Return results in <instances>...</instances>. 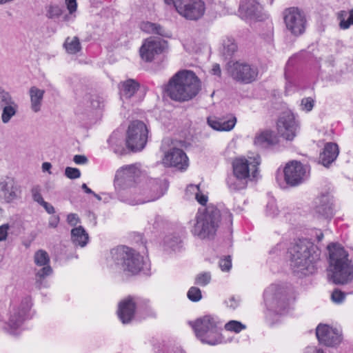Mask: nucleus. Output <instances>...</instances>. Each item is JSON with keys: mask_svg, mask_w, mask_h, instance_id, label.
Returning <instances> with one entry per match:
<instances>
[{"mask_svg": "<svg viewBox=\"0 0 353 353\" xmlns=\"http://www.w3.org/2000/svg\"><path fill=\"white\" fill-rule=\"evenodd\" d=\"M316 335L319 341L327 346L336 345L341 341L339 332L327 325H319L316 329Z\"/></svg>", "mask_w": 353, "mask_h": 353, "instance_id": "obj_19", "label": "nucleus"}, {"mask_svg": "<svg viewBox=\"0 0 353 353\" xmlns=\"http://www.w3.org/2000/svg\"><path fill=\"white\" fill-rule=\"evenodd\" d=\"M260 157L238 158L232 163L233 173L248 180L254 179L258 175V166L260 164Z\"/></svg>", "mask_w": 353, "mask_h": 353, "instance_id": "obj_11", "label": "nucleus"}, {"mask_svg": "<svg viewBox=\"0 0 353 353\" xmlns=\"http://www.w3.org/2000/svg\"><path fill=\"white\" fill-rule=\"evenodd\" d=\"M211 74L215 76H217L218 77H221V70L219 64L214 63L212 65V70H211Z\"/></svg>", "mask_w": 353, "mask_h": 353, "instance_id": "obj_57", "label": "nucleus"}, {"mask_svg": "<svg viewBox=\"0 0 353 353\" xmlns=\"http://www.w3.org/2000/svg\"><path fill=\"white\" fill-rule=\"evenodd\" d=\"M13 99L9 92L0 86V109L9 103L13 104Z\"/></svg>", "mask_w": 353, "mask_h": 353, "instance_id": "obj_40", "label": "nucleus"}, {"mask_svg": "<svg viewBox=\"0 0 353 353\" xmlns=\"http://www.w3.org/2000/svg\"><path fill=\"white\" fill-rule=\"evenodd\" d=\"M91 106L94 109H100L104 106L105 99L103 97L98 94L91 95L90 99Z\"/></svg>", "mask_w": 353, "mask_h": 353, "instance_id": "obj_42", "label": "nucleus"}, {"mask_svg": "<svg viewBox=\"0 0 353 353\" xmlns=\"http://www.w3.org/2000/svg\"><path fill=\"white\" fill-rule=\"evenodd\" d=\"M345 294L338 289L334 290L332 292L331 299L335 303H341L345 300Z\"/></svg>", "mask_w": 353, "mask_h": 353, "instance_id": "obj_47", "label": "nucleus"}, {"mask_svg": "<svg viewBox=\"0 0 353 353\" xmlns=\"http://www.w3.org/2000/svg\"><path fill=\"white\" fill-rule=\"evenodd\" d=\"M136 309L134 299L129 296L122 300L119 304L118 316L123 324L128 323L133 319Z\"/></svg>", "mask_w": 353, "mask_h": 353, "instance_id": "obj_21", "label": "nucleus"}, {"mask_svg": "<svg viewBox=\"0 0 353 353\" xmlns=\"http://www.w3.org/2000/svg\"><path fill=\"white\" fill-rule=\"evenodd\" d=\"M64 46L66 51L70 54H76L81 50V44L79 39L77 37L73 38L68 37L64 43Z\"/></svg>", "mask_w": 353, "mask_h": 353, "instance_id": "obj_34", "label": "nucleus"}, {"mask_svg": "<svg viewBox=\"0 0 353 353\" xmlns=\"http://www.w3.org/2000/svg\"><path fill=\"white\" fill-rule=\"evenodd\" d=\"M187 296L190 301L194 302L199 301L202 298L201 292L196 287H191L188 292Z\"/></svg>", "mask_w": 353, "mask_h": 353, "instance_id": "obj_43", "label": "nucleus"}, {"mask_svg": "<svg viewBox=\"0 0 353 353\" xmlns=\"http://www.w3.org/2000/svg\"><path fill=\"white\" fill-rule=\"evenodd\" d=\"M239 12L245 17L259 20L262 16V6L255 0H241Z\"/></svg>", "mask_w": 353, "mask_h": 353, "instance_id": "obj_22", "label": "nucleus"}, {"mask_svg": "<svg viewBox=\"0 0 353 353\" xmlns=\"http://www.w3.org/2000/svg\"><path fill=\"white\" fill-rule=\"evenodd\" d=\"M148 132V130L143 122L132 121L127 132V147L133 152L142 150L147 143Z\"/></svg>", "mask_w": 353, "mask_h": 353, "instance_id": "obj_9", "label": "nucleus"}, {"mask_svg": "<svg viewBox=\"0 0 353 353\" xmlns=\"http://www.w3.org/2000/svg\"><path fill=\"white\" fill-rule=\"evenodd\" d=\"M140 174L139 170L134 165H125L121 168L116 172L115 184L121 185L135 181V178Z\"/></svg>", "mask_w": 353, "mask_h": 353, "instance_id": "obj_20", "label": "nucleus"}, {"mask_svg": "<svg viewBox=\"0 0 353 353\" xmlns=\"http://www.w3.org/2000/svg\"><path fill=\"white\" fill-rule=\"evenodd\" d=\"M79 221L78 215L75 213H70L67 216V221L72 226L76 225Z\"/></svg>", "mask_w": 353, "mask_h": 353, "instance_id": "obj_51", "label": "nucleus"}, {"mask_svg": "<svg viewBox=\"0 0 353 353\" xmlns=\"http://www.w3.org/2000/svg\"><path fill=\"white\" fill-rule=\"evenodd\" d=\"M141 29L148 34H159L165 37H169V32L157 23L149 21L143 22L141 24Z\"/></svg>", "mask_w": 353, "mask_h": 353, "instance_id": "obj_29", "label": "nucleus"}, {"mask_svg": "<svg viewBox=\"0 0 353 353\" xmlns=\"http://www.w3.org/2000/svg\"><path fill=\"white\" fill-rule=\"evenodd\" d=\"M316 239L319 242L323 239V234L321 231H318L316 234Z\"/></svg>", "mask_w": 353, "mask_h": 353, "instance_id": "obj_63", "label": "nucleus"}, {"mask_svg": "<svg viewBox=\"0 0 353 353\" xmlns=\"http://www.w3.org/2000/svg\"><path fill=\"white\" fill-rule=\"evenodd\" d=\"M299 125L291 112H283L277 122L278 133L286 140L291 141L296 135Z\"/></svg>", "mask_w": 353, "mask_h": 353, "instance_id": "obj_17", "label": "nucleus"}, {"mask_svg": "<svg viewBox=\"0 0 353 353\" xmlns=\"http://www.w3.org/2000/svg\"><path fill=\"white\" fill-rule=\"evenodd\" d=\"M43 267L36 273V277L40 281L50 276L52 273V269L49 264L43 265Z\"/></svg>", "mask_w": 353, "mask_h": 353, "instance_id": "obj_45", "label": "nucleus"}, {"mask_svg": "<svg viewBox=\"0 0 353 353\" xmlns=\"http://www.w3.org/2000/svg\"><path fill=\"white\" fill-rule=\"evenodd\" d=\"M228 72L234 80L243 83L255 81L259 73L256 66L239 61L228 63Z\"/></svg>", "mask_w": 353, "mask_h": 353, "instance_id": "obj_10", "label": "nucleus"}, {"mask_svg": "<svg viewBox=\"0 0 353 353\" xmlns=\"http://www.w3.org/2000/svg\"><path fill=\"white\" fill-rule=\"evenodd\" d=\"M88 239V234L82 226L74 228L71 230V239L75 245L85 246Z\"/></svg>", "mask_w": 353, "mask_h": 353, "instance_id": "obj_28", "label": "nucleus"}, {"mask_svg": "<svg viewBox=\"0 0 353 353\" xmlns=\"http://www.w3.org/2000/svg\"><path fill=\"white\" fill-rule=\"evenodd\" d=\"M210 274L208 272H204L196 276L195 279V283L201 286H205L210 283Z\"/></svg>", "mask_w": 353, "mask_h": 353, "instance_id": "obj_44", "label": "nucleus"}, {"mask_svg": "<svg viewBox=\"0 0 353 353\" xmlns=\"http://www.w3.org/2000/svg\"><path fill=\"white\" fill-rule=\"evenodd\" d=\"M226 303L228 307L234 309L238 305L239 301L234 297H231Z\"/></svg>", "mask_w": 353, "mask_h": 353, "instance_id": "obj_59", "label": "nucleus"}, {"mask_svg": "<svg viewBox=\"0 0 353 353\" xmlns=\"http://www.w3.org/2000/svg\"><path fill=\"white\" fill-rule=\"evenodd\" d=\"M221 223L219 210L214 205L199 210L192 223L191 232L201 239H212Z\"/></svg>", "mask_w": 353, "mask_h": 353, "instance_id": "obj_3", "label": "nucleus"}, {"mask_svg": "<svg viewBox=\"0 0 353 353\" xmlns=\"http://www.w3.org/2000/svg\"><path fill=\"white\" fill-rule=\"evenodd\" d=\"M165 166L174 167L179 170H185L188 166V158L186 154L179 148H171L165 154L162 160Z\"/></svg>", "mask_w": 353, "mask_h": 353, "instance_id": "obj_18", "label": "nucleus"}, {"mask_svg": "<svg viewBox=\"0 0 353 353\" xmlns=\"http://www.w3.org/2000/svg\"><path fill=\"white\" fill-rule=\"evenodd\" d=\"M111 256L116 265L132 274H137L143 268V256L128 247L119 246L112 249Z\"/></svg>", "mask_w": 353, "mask_h": 353, "instance_id": "obj_6", "label": "nucleus"}, {"mask_svg": "<svg viewBox=\"0 0 353 353\" xmlns=\"http://www.w3.org/2000/svg\"><path fill=\"white\" fill-rule=\"evenodd\" d=\"M208 123L214 130L221 131V119L210 117L208 119Z\"/></svg>", "mask_w": 353, "mask_h": 353, "instance_id": "obj_49", "label": "nucleus"}, {"mask_svg": "<svg viewBox=\"0 0 353 353\" xmlns=\"http://www.w3.org/2000/svg\"><path fill=\"white\" fill-rule=\"evenodd\" d=\"M315 212L319 216L325 219L331 218L333 215L332 203L328 195L323 194L316 199Z\"/></svg>", "mask_w": 353, "mask_h": 353, "instance_id": "obj_23", "label": "nucleus"}, {"mask_svg": "<svg viewBox=\"0 0 353 353\" xmlns=\"http://www.w3.org/2000/svg\"><path fill=\"white\" fill-rule=\"evenodd\" d=\"M284 22L288 30L293 35L299 36L305 31L306 19L304 13L297 8H290L283 12Z\"/></svg>", "mask_w": 353, "mask_h": 353, "instance_id": "obj_12", "label": "nucleus"}, {"mask_svg": "<svg viewBox=\"0 0 353 353\" xmlns=\"http://www.w3.org/2000/svg\"><path fill=\"white\" fill-rule=\"evenodd\" d=\"M73 161L76 164L84 165L88 163V158L85 155L76 154L73 157Z\"/></svg>", "mask_w": 353, "mask_h": 353, "instance_id": "obj_52", "label": "nucleus"}, {"mask_svg": "<svg viewBox=\"0 0 353 353\" xmlns=\"http://www.w3.org/2000/svg\"><path fill=\"white\" fill-rule=\"evenodd\" d=\"M274 142L275 139L272 132L268 130L256 134L254 141V144L260 147H266L274 144Z\"/></svg>", "mask_w": 353, "mask_h": 353, "instance_id": "obj_30", "label": "nucleus"}, {"mask_svg": "<svg viewBox=\"0 0 353 353\" xmlns=\"http://www.w3.org/2000/svg\"><path fill=\"white\" fill-rule=\"evenodd\" d=\"M10 226L8 224H3L0 226V241H5L8 236V231Z\"/></svg>", "mask_w": 353, "mask_h": 353, "instance_id": "obj_54", "label": "nucleus"}, {"mask_svg": "<svg viewBox=\"0 0 353 353\" xmlns=\"http://www.w3.org/2000/svg\"><path fill=\"white\" fill-rule=\"evenodd\" d=\"M125 148H121V149H117V148H114V152L116 153V154H123L125 153Z\"/></svg>", "mask_w": 353, "mask_h": 353, "instance_id": "obj_64", "label": "nucleus"}, {"mask_svg": "<svg viewBox=\"0 0 353 353\" xmlns=\"http://www.w3.org/2000/svg\"><path fill=\"white\" fill-rule=\"evenodd\" d=\"M81 188L88 194H94L92 190L90 188H89L85 183H83Z\"/></svg>", "mask_w": 353, "mask_h": 353, "instance_id": "obj_62", "label": "nucleus"}, {"mask_svg": "<svg viewBox=\"0 0 353 353\" xmlns=\"http://www.w3.org/2000/svg\"><path fill=\"white\" fill-rule=\"evenodd\" d=\"M187 190L190 191V192H194L196 194V192H200L199 185H190L187 188Z\"/></svg>", "mask_w": 353, "mask_h": 353, "instance_id": "obj_60", "label": "nucleus"}, {"mask_svg": "<svg viewBox=\"0 0 353 353\" xmlns=\"http://www.w3.org/2000/svg\"><path fill=\"white\" fill-rule=\"evenodd\" d=\"M18 105L13 101L12 103H9L8 105H6L2 107V114H1V120L3 123H8L11 118L14 117L17 112Z\"/></svg>", "mask_w": 353, "mask_h": 353, "instance_id": "obj_33", "label": "nucleus"}, {"mask_svg": "<svg viewBox=\"0 0 353 353\" xmlns=\"http://www.w3.org/2000/svg\"><path fill=\"white\" fill-rule=\"evenodd\" d=\"M331 279L336 284L344 285L353 279V265L346 251L339 245L328 246Z\"/></svg>", "mask_w": 353, "mask_h": 353, "instance_id": "obj_4", "label": "nucleus"}, {"mask_svg": "<svg viewBox=\"0 0 353 353\" xmlns=\"http://www.w3.org/2000/svg\"><path fill=\"white\" fill-rule=\"evenodd\" d=\"M338 154V145L334 143H327L320 154L319 160L324 166H328L336 159Z\"/></svg>", "mask_w": 353, "mask_h": 353, "instance_id": "obj_25", "label": "nucleus"}, {"mask_svg": "<svg viewBox=\"0 0 353 353\" xmlns=\"http://www.w3.org/2000/svg\"><path fill=\"white\" fill-rule=\"evenodd\" d=\"M59 222V217L58 216H54L50 217L49 221V226L51 228H56Z\"/></svg>", "mask_w": 353, "mask_h": 353, "instance_id": "obj_58", "label": "nucleus"}, {"mask_svg": "<svg viewBox=\"0 0 353 353\" xmlns=\"http://www.w3.org/2000/svg\"><path fill=\"white\" fill-rule=\"evenodd\" d=\"M165 3L173 6L178 13L190 20L201 18L205 10L202 0H164Z\"/></svg>", "mask_w": 353, "mask_h": 353, "instance_id": "obj_8", "label": "nucleus"}, {"mask_svg": "<svg viewBox=\"0 0 353 353\" xmlns=\"http://www.w3.org/2000/svg\"><path fill=\"white\" fill-rule=\"evenodd\" d=\"M196 337L203 343L214 345L221 343V325L216 318L206 315L191 323Z\"/></svg>", "mask_w": 353, "mask_h": 353, "instance_id": "obj_5", "label": "nucleus"}, {"mask_svg": "<svg viewBox=\"0 0 353 353\" xmlns=\"http://www.w3.org/2000/svg\"><path fill=\"white\" fill-rule=\"evenodd\" d=\"M62 14L61 8L57 5H50L47 8L46 17L48 19H54L60 17Z\"/></svg>", "mask_w": 353, "mask_h": 353, "instance_id": "obj_39", "label": "nucleus"}, {"mask_svg": "<svg viewBox=\"0 0 353 353\" xmlns=\"http://www.w3.org/2000/svg\"><path fill=\"white\" fill-rule=\"evenodd\" d=\"M42 188L39 185H34L30 189V193L34 202L39 203L43 200L41 194Z\"/></svg>", "mask_w": 353, "mask_h": 353, "instance_id": "obj_41", "label": "nucleus"}, {"mask_svg": "<svg viewBox=\"0 0 353 353\" xmlns=\"http://www.w3.org/2000/svg\"><path fill=\"white\" fill-rule=\"evenodd\" d=\"M152 190L154 192V194L150 198H139L137 200H132L130 203L133 205L144 203L150 201L156 200L164 194L166 190V188H163V186L165 185L164 182L154 180L152 182Z\"/></svg>", "mask_w": 353, "mask_h": 353, "instance_id": "obj_26", "label": "nucleus"}, {"mask_svg": "<svg viewBox=\"0 0 353 353\" xmlns=\"http://www.w3.org/2000/svg\"><path fill=\"white\" fill-rule=\"evenodd\" d=\"M139 88V83L134 79H128L119 85V94L122 101L130 99Z\"/></svg>", "mask_w": 353, "mask_h": 353, "instance_id": "obj_24", "label": "nucleus"}, {"mask_svg": "<svg viewBox=\"0 0 353 353\" xmlns=\"http://www.w3.org/2000/svg\"><path fill=\"white\" fill-rule=\"evenodd\" d=\"M167 48V42L159 38L150 37L144 40L139 49L141 58L146 61L151 62L155 57L161 54Z\"/></svg>", "mask_w": 353, "mask_h": 353, "instance_id": "obj_15", "label": "nucleus"}, {"mask_svg": "<svg viewBox=\"0 0 353 353\" xmlns=\"http://www.w3.org/2000/svg\"><path fill=\"white\" fill-rule=\"evenodd\" d=\"M236 123V119L230 116L228 119H221V131H230L234 128Z\"/></svg>", "mask_w": 353, "mask_h": 353, "instance_id": "obj_38", "label": "nucleus"}, {"mask_svg": "<svg viewBox=\"0 0 353 353\" xmlns=\"http://www.w3.org/2000/svg\"><path fill=\"white\" fill-rule=\"evenodd\" d=\"M67 8L70 14H72L77 10V0H65Z\"/></svg>", "mask_w": 353, "mask_h": 353, "instance_id": "obj_55", "label": "nucleus"}, {"mask_svg": "<svg viewBox=\"0 0 353 353\" xmlns=\"http://www.w3.org/2000/svg\"><path fill=\"white\" fill-rule=\"evenodd\" d=\"M283 172L286 183L291 186L299 185L308 176L307 168L298 161L288 163Z\"/></svg>", "mask_w": 353, "mask_h": 353, "instance_id": "obj_16", "label": "nucleus"}, {"mask_svg": "<svg viewBox=\"0 0 353 353\" xmlns=\"http://www.w3.org/2000/svg\"><path fill=\"white\" fill-rule=\"evenodd\" d=\"M245 325L237 321H230L225 325V328L228 331L239 333L245 329Z\"/></svg>", "mask_w": 353, "mask_h": 353, "instance_id": "obj_37", "label": "nucleus"}, {"mask_svg": "<svg viewBox=\"0 0 353 353\" xmlns=\"http://www.w3.org/2000/svg\"><path fill=\"white\" fill-rule=\"evenodd\" d=\"M31 301L29 298L24 299L18 308H14L10 314L8 321V332L10 334H18L17 330L21 326L23 322L28 318V312L31 307Z\"/></svg>", "mask_w": 353, "mask_h": 353, "instance_id": "obj_14", "label": "nucleus"}, {"mask_svg": "<svg viewBox=\"0 0 353 353\" xmlns=\"http://www.w3.org/2000/svg\"><path fill=\"white\" fill-rule=\"evenodd\" d=\"M41 205L47 213L53 214L55 212L54 208L49 203L44 201V199L39 203Z\"/></svg>", "mask_w": 353, "mask_h": 353, "instance_id": "obj_53", "label": "nucleus"}, {"mask_svg": "<svg viewBox=\"0 0 353 353\" xmlns=\"http://www.w3.org/2000/svg\"><path fill=\"white\" fill-rule=\"evenodd\" d=\"M34 261L37 265L43 266L49 264L50 257L47 252L39 250L35 252Z\"/></svg>", "mask_w": 353, "mask_h": 353, "instance_id": "obj_35", "label": "nucleus"}, {"mask_svg": "<svg viewBox=\"0 0 353 353\" xmlns=\"http://www.w3.org/2000/svg\"><path fill=\"white\" fill-rule=\"evenodd\" d=\"M22 188L12 177H0V201L12 203L21 198Z\"/></svg>", "mask_w": 353, "mask_h": 353, "instance_id": "obj_13", "label": "nucleus"}, {"mask_svg": "<svg viewBox=\"0 0 353 353\" xmlns=\"http://www.w3.org/2000/svg\"><path fill=\"white\" fill-rule=\"evenodd\" d=\"M347 12L345 11H341L339 14V18L340 19V28L341 29H347L351 24H353V10H350V16L347 20H345L344 17H346Z\"/></svg>", "mask_w": 353, "mask_h": 353, "instance_id": "obj_36", "label": "nucleus"}, {"mask_svg": "<svg viewBox=\"0 0 353 353\" xmlns=\"http://www.w3.org/2000/svg\"><path fill=\"white\" fill-rule=\"evenodd\" d=\"M201 87V81L193 72L181 70L169 80L165 91L171 99L184 102L194 98Z\"/></svg>", "mask_w": 353, "mask_h": 353, "instance_id": "obj_2", "label": "nucleus"}, {"mask_svg": "<svg viewBox=\"0 0 353 353\" xmlns=\"http://www.w3.org/2000/svg\"><path fill=\"white\" fill-rule=\"evenodd\" d=\"M290 265L300 276L312 274L319 268L321 250L307 239L299 240L289 249Z\"/></svg>", "mask_w": 353, "mask_h": 353, "instance_id": "obj_1", "label": "nucleus"}, {"mask_svg": "<svg viewBox=\"0 0 353 353\" xmlns=\"http://www.w3.org/2000/svg\"><path fill=\"white\" fill-rule=\"evenodd\" d=\"M65 174L70 179H75L81 176V172L78 168L67 167L65 170Z\"/></svg>", "mask_w": 353, "mask_h": 353, "instance_id": "obj_48", "label": "nucleus"}, {"mask_svg": "<svg viewBox=\"0 0 353 353\" xmlns=\"http://www.w3.org/2000/svg\"><path fill=\"white\" fill-rule=\"evenodd\" d=\"M52 168V165L49 162H44L42 164V170L43 172H48L49 174H51V172L50 171Z\"/></svg>", "mask_w": 353, "mask_h": 353, "instance_id": "obj_61", "label": "nucleus"}, {"mask_svg": "<svg viewBox=\"0 0 353 353\" xmlns=\"http://www.w3.org/2000/svg\"><path fill=\"white\" fill-rule=\"evenodd\" d=\"M264 302L269 315L281 314L288 306L285 289L276 284L270 285L264 292Z\"/></svg>", "mask_w": 353, "mask_h": 353, "instance_id": "obj_7", "label": "nucleus"}, {"mask_svg": "<svg viewBox=\"0 0 353 353\" xmlns=\"http://www.w3.org/2000/svg\"><path fill=\"white\" fill-rule=\"evenodd\" d=\"M219 266L223 271H228L232 266L230 256H228L225 259H221L219 261Z\"/></svg>", "mask_w": 353, "mask_h": 353, "instance_id": "obj_50", "label": "nucleus"}, {"mask_svg": "<svg viewBox=\"0 0 353 353\" xmlns=\"http://www.w3.org/2000/svg\"><path fill=\"white\" fill-rule=\"evenodd\" d=\"M45 90L32 86L29 90L30 108L34 112L41 110Z\"/></svg>", "mask_w": 353, "mask_h": 353, "instance_id": "obj_27", "label": "nucleus"}, {"mask_svg": "<svg viewBox=\"0 0 353 353\" xmlns=\"http://www.w3.org/2000/svg\"><path fill=\"white\" fill-rule=\"evenodd\" d=\"M314 105V101L311 97L303 98L301 102V110L310 112Z\"/></svg>", "mask_w": 353, "mask_h": 353, "instance_id": "obj_46", "label": "nucleus"}, {"mask_svg": "<svg viewBox=\"0 0 353 353\" xmlns=\"http://www.w3.org/2000/svg\"><path fill=\"white\" fill-rule=\"evenodd\" d=\"M248 181L245 178L233 174L228 178L227 184L230 190L238 191L245 188Z\"/></svg>", "mask_w": 353, "mask_h": 353, "instance_id": "obj_31", "label": "nucleus"}, {"mask_svg": "<svg viewBox=\"0 0 353 353\" xmlns=\"http://www.w3.org/2000/svg\"><path fill=\"white\" fill-rule=\"evenodd\" d=\"M195 198L196 201L203 205H205L208 201L207 196L201 194L200 192H196Z\"/></svg>", "mask_w": 353, "mask_h": 353, "instance_id": "obj_56", "label": "nucleus"}, {"mask_svg": "<svg viewBox=\"0 0 353 353\" xmlns=\"http://www.w3.org/2000/svg\"><path fill=\"white\" fill-rule=\"evenodd\" d=\"M221 53L225 59L230 58L237 50V45L232 38L227 37L223 39Z\"/></svg>", "mask_w": 353, "mask_h": 353, "instance_id": "obj_32", "label": "nucleus"}]
</instances>
